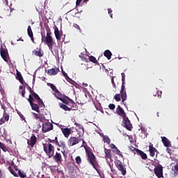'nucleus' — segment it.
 I'll use <instances>...</instances> for the list:
<instances>
[{
	"label": "nucleus",
	"mask_w": 178,
	"mask_h": 178,
	"mask_svg": "<svg viewBox=\"0 0 178 178\" xmlns=\"http://www.w3.org/2000/svg\"><path fill=\"white\" fill-rule=\"evenodd\" d=\"M81 2H83V0H76V6H80Z\"/></svg>",
	"instance_id": "864d4df0"
},
{
	"label": "nucleus",
	"mask_w": 178,
	"mask_h": 178,
	"mask_svg": "<svg viewBox=\"0 0 178 178\" xmlns=\"http://www.w3.org/2000/svg\"><path fill=\"white\" fill-rule=\"evenodd\" d=\"M134 151H136L137 155H139V156H141V158L143 160L147 159V154L145 153H144V152H143L137 148H134Z\"/></svg>",
	"instance_id": "4be33fe9"
},
{
	"label": "nucleus",
	"mask_w": 178,
	"mask_h": 178,
	"mask_svg": "<svg viewBox=\"0 0 178 178\" xmlns=\"http://www.w3.org/2000/svg\"><path fill=\"white\" fill-rule=\"evenodd\" d=\"M68 106H70V108H72V109H75V111H77V104H76V102H74V101L72 99L70 100L68 103Z\"/></svg>",
	"instance_id": "c85d7f7f"
},
{
	"label": "nucleus",
	"mask_w": 178,
	"mask_h": 178,
	"mask_svg": "<svg viewBox=\"0 0 178 178\" xmlns=\"http://www.w3.org/2000/svg\"><path fill=\"white\" fill-rule=\"evenodd\" d=\"M38 126H39V128L41 129V124L40 123L38 124Z\"/></svg>",
	"instance_id": "69168bd1"
},
{
	"label": "nucleus",
	"mask_w": 178,
	"mask_h": 178,
	"mask_svg": "<svg viewBox=\"0 0 178 178\" xmlns=\"http://www.w3.org/2000/svg\"><path fill=\"white\" fill-rule=\"evenodd\" d=\"M80 143V139L79 138L72 136L70 137L68 140L67 144L70 147H73V145H76V144H79Z\"/></svg>",
	"instance_id": "f8f14e48"
},
{
	"label": "nucleus",
	"mask_w": 178,
	"mask_h": 178,
	"mask_svg": "<svg viewBox=\"0 0 178 178\" xmlns=\"http://www.w3.org/2000/svg\"><path fill=\"white\" fill-rule=\"evenodd\" d=\"M122 76V86H124L125 84V80H126V74H124V72H122L121 74Z\"/></svg>",
	"instance_id": "79ce46f5"
},
{
	"label": "nucleus",
	"mask_w": 178,
	"mask_h": 178,
	"mask_svg": "<svg viewBox=\"0 0 178 178\" xmlns=\"http://www.w3.org/2000/svg\"><path fill=\"white\" fill-rule=\"evenodd\" d=\"M75 126H76L77 127H79V129L84 130V128L83 127V125H81V124H79L77 122L74 123Z\"/></svg>",
	"instance_id": "09e8293b"
},
{
	"label": "nucleus",
	"mask_w": 178,
	"mask_h": 178,
	"mask_svg": "<svg viewBox=\"0 0 178 178\" xmlns=\"http://www.w3.org/2000/svg\"><path fill=\"white\" fill-rule=\"evenodd\" d=\"M29 97L27 99L28 102L30 104L32 111H35L38 113H40V104H37L34 103V98L31 95H29Z\"/></svg>",
	"instance_id": "423d86ee"
},
{
	"label": "nucleus",
	"mask_w": 178,
	"mask_h": 178,
	"mask_svg": "<svg viewBox=\"0 0 178 178\" xmlns=\"http://www.w3.org/2000/svg\"><path fill=\"white\" fill-rule=\"evenodd\" d=\"M59 72V68H51L47 70V74H49V76H56Z\"/></svg>",
	"instance_id": "dca6fc26"
},
{
	"label": "nucleus",
	"mask_w": 178,
	"mask_h": 178,
	"mask_svg": "<svg viewBox=\"0 0 178 178\" xmlns=\"http://www.w3.org/2000/svg\"><path fill=\"white\" fill-rule=\"evenodd\" d=\"M54 92V95L58 99H62V94L60 93V92H59L58 89Z\"/></svg>",
	"instance_id": "f704fd0d"
},
{
	"label": "nucleus",
	"mask_w": 178,
	"mask_h": 178,
	"mask_svg": "<svg viewBox=\"0 0 178 178\" xmlns=\"http://www.w3.org/2000/svg\"><path fill=\"white\" fill-rule=\"evenodd\" d=\"M5 122H9V114H8V113H6V111H3V118L0 119V126H1V124H3Z\"/></svg>",
	"instance_id": "2eb2a0df"
},
{
	"label": "nucleus",
	"mask_w": 178,
	"mask_h": 178,
	"mask_svg": "<svg viewBox=\"0 0 178 178\" xmlns=\"http://www.w3.org/2000/svg\"><path fill=\"white\" fill-rule=\"evenodd\" d=\"M83 61L86 62V63H88V60L86 57L83 58Z\"/></svg>",
	"instance_id": "052dcab7"
},
{
	"label": "nucleus",
	"mask_w": 178,
	"mask_h": 178,
	"mask_svg": "<svg viewBox=\"0 0 178 178\" xmlns=\"http://www.w3.org/2000/svg\"><path fill=\"white\" fill-rule=\"evenodd\" d=\"M53 159L57 163H62V154H60V153L56 152V154L53 156Z\"/></svg>",
	"instance_id": "6ab92c4d"
},
{
	"label": "nucleus",
	"mask_w": 178,
	"mask_h": 178,
	"mask_svg": "<svg viewBox=\"0 0 178 178\" xmlns=\"http://www.w3.org/2000/svg\"><path fill=\"white\" fill-rule=\"evenodd\" d=\"M0 54L3 60H5V62H8V54L6 53V50H5V49H1Z\"/></svg>",
	"instance_id": "b1692460"
},
{
	"label": "nucleus",
	"mask_w": 178,
	"mask_h": 178,
	"mask_svg": "<svg viewBox=\"0 0 178 178\" xmlns=\"http://www.w3.org/2000/svg\"><path fill=\"white\" fill-rule=\"evenodd\" d=\"M154 170V175L156 176V177H163V167H162V165H158L157 167H155Z\"/></svg>",
	"instance_id": "9d476101"
},
{
	"label": "nucleus",
	"mask_w": 178,
	"mask_h": 178,
	"mask_svg": "<svg viewBox=\"0 0 178 178\" xmlns=\"http://www.w3.org/2000/svg\"><path fill=\"white\" fill-rule=\"evenodd\" d=\"M116 166L118 170L121 172V175H122V176H126V173H127V172L126 171L124 166H123V164L120 163V164H117Z\"/></svg>",
	"instance_id": "a211bd4d"
},
{
	"label": "nucleus",
	"mask_w": 178,
	"mask_h": 178,
	"mask_svg": "<svg viewBox=\"0 0 178 178\" xmlns=\"http://www.w3.org/2000/svg\"><path fill=\"white\" fill-rule=\"evenodd\" d=\"M59 106H60V108H61V109H63L65 111H68L69 112H70V111H76V108H70L69 106H67L63 103H60Z\"/></svg>",
	"instance_id": "393cba45"
},
{
	"label": "nucleus",
	"mask_w": 178,
	"mask_h": 178,
	"mask_svg": "<svg viewBox=\"0 0 178 178\" xmlns=\"http://www.w3.org/2000/svg\"><path fill=\"white\" fill-rule=\"evenodd\" d=\"M24 84H25V86H26L27 87V90H29L30 94H31L32 92H34V90H31V87H30V86H29V84H27V83H24Z\"/></svg>",
	"instance_id": "a18cd8bd"
},
{
	"label": "nucleus",
	"mask_w": 178,
	"mask_h": 178,
	"mask_svg": "<svg viewBox=\"0 0 178 178\" xmlns=\"http://www.w3.org/2000/svg\"><path fill=\"white\" fill-rule=\"evenodd\" d=\"M17 41H24V40L23 39H22V38H20L18 40H17Z\"/></svg>",
	"instance_id": "e2e57ef3"
},
{
	"label": "nucleus",
	"mask_w": 178,
	"mask_h": 178,
	"mask_svg": "<svg viewBox=\"0 0 178 178\" xmlns=\"http://www.w3.org/2000/svg\"><path fill=\"white\" fill-rule=\"evenodd\" d=\"M27 144L31 148H33L34 145H35V144H37V136H35V134H32L30 140H27Z\"/></svg>",
	"instance_id": "ddd939ff"
},
{
	"label": "nucleus",
	"mask_w": 178,
	"mask_h": 178,
	"mask_svg": "<svg viewBox=\"0 0 178 178\" xmlns=\"http://www.w3.org/2000/svg\"><path fill=\"white\" fill-rule=\"evenodd\" d=\"M56 145L60 148H62V149H65L66 148V143L63 140H60L59 142H57Z\"/></svg>",
	"instance_id": "c756f323"
},
{
	"label": "nucleus",
	"mask_w": 178,
	"mask_h": 178,
	"mask_svg": "<svg viewBox=\"0 0 178 178\" xmlns=\"http://www.w3.org/2000/svg\"><path fill=\"white\" fill-rule=\"evenodd\" d=\"M75 162L76 165H81V162H82L81 157H80V156H77L75 158Z\"/></svg>",
	"instance_id": "4c0bfd02"
},
{
	"label": "nucleus",
	"mask_w": 178,
	"mask_h": 178,
	"mask_svg": "<svg viewBox=\"0 0 178 178\" xmlns=\"http://www.w3.org/2000/svg\"><path fill=\"white\" fill-rule=\"evenodd\" d=\"M1 109L3 110V112H6L7 108L5 105L1 106Z\"/></svg>",
	"instance_id": "5fc2aeb1"
},
{
	"label": "nucleus",
	"mask_w": 178,
	"mask_h": 178,
	"mask_svg": "<svg viewBox=\"0 0 178 178\" xmlns=\"http://www.w3.org/2000/svg\"><path fill=\"white\" fill-rule=\"evenodd\" d=\"M116 113L117 115L122 118V126H123V127H125V129H127V130H129V131H131V129H133V125L130 122V120H129V118H127L124 110H123V108H122V107L118 105L116 108Z\"/></svg>",
	"instance_id": "f257e3e1"
},
{
	"label": "nucleus",
	"mask_w": 178,
	"mask_h": 178,
	"mask_svg": "<svg viewBox=\"0 0 178 178\" xmlns=\"http://www.w3.org/2000/svg\"><path fill=\"white\" fill-rule=\"evenodd\" d=\"M156 94H157V97H161V95H162V91L158 90V91L156 92Z\"/></svg>",
	"instance_id": "6e6d98bb"
},
{
	"label": "nucleus",
	"mask_w": 178,
	"mask_h": 178,
	"mask_svg": "<svg viewBox=\"0 0 178 178\" xmlns=\"http://www.w3.org/2000/svg\"><path fill=\"white\" fill-rule=\"evenodd\" d=\"M27 33H28V35H29V37H30L32 42L35 44V42H34V36H33V31L31 30V26H28Z\"/></svg>",
	"instance_id": "a878e982"
},
{
	"label": "nucleus",
	"mask_w": 178,
	"mask_h": 178,
	"mask_svg": "<svg viewBox=\"0 0 178 178\" xmlns=\"http://www.w3.org/2000/svg\"><path fill=\"white\" fill-rule=\"evenodd\" d=\"M51 130H54V124L49 122V121L44 122L42 124V131L43 133H48L49 131H51Z\"/></svg>",
	"instance_id": "0eeeda50"
},
{
	"label": "nucleus",
	"mask_w": 178,
	"mask_h": 178,
	"mask_svg": "<svg viewBox=\"0 0 178 178\" xmlns=\"http://www.w3.org/2000/svg\"><path fill=\"white\" fill-rule=\"evenodd\" d=\"M90 0H83V3H86V2H88Z\"/></svg>",
	"instance_id": "0e129e2a"
},
{
	"label": "nucleus",
	"mask_w": 178,
	"mask_h": 178,
	"mask_svg": "<svg viewBox=\"0 0 178 178\" xmlns=\"http://www.w3.org/2000/svg\"><path fill=\"white\" fill-rule=\"evenodd\" d=\"M166 151H167V152L168 153V154H170V151H172L170 149H169V148H167L166 149Z\"/></svg>",
	"instance_id": "bf43d9fd"
},
{
	"label": "nucleus",
	"mask_w": 178,
	"mask_h": 178,
	"mask_svg": "<svg viewBox=\"0 0 178 178\" xmlns=\"http://www.w3.org/2000/svg\"><path fill=\"white\" fill-rule=\"evenodd\" d=\"M89 60L90 62H92V63H95L96 65L98 64V60H97V58H95L94 56H90Z\"/></svg>",
	"instance_id": "c9c22d12"
},
{
	"label": "nucleus",
	"mask_w": 178,
	"mask_h": 178,
	"mask_svg": "<svg viewBox=\"0 0 178 178\" xmlns=\"http://www.w3.org/2000/svg\"><path fill=\"white\" fill-rule=\"evenodd\" d=\"M30 95H31L32 98H33V100L35 99V101H37L40 108H45V104H44V102H42L41 97H40V96H38L37 93H35V92L33 91L31 94H30Z\"/></svg>",
	"instance_id": "1a4fd4ad"
},
{
	"label": "nucleus",
	"mask_w": 178,
	"mask_h": 178,
	"mask_svg": "<svg viewBox=\"0 0 178 178\" xmlns=\"http://www.w3.org/2000/svg\"><path fill=\"white\" fill-rule=\"evenodd\" d=\"M73 27H74V29H77V30L79 31V33H83V31L81 29H80V26H79L77 24H74Z\"/></svg>",
	"instance_id": "c03bdc74"
},
{
	"label": "nucleus",
	"mask_w": 178,
	"mask_h": 178,
	"mask_svg": "<svg viewBox=\"0 0 178 178\" xmlns=\"http://www.w3.org/2000/svg\"><path fill=\"white\" fill-rule=\"evenodd\" d=\"M18 115H19V118H21V119H22V120H24V115H23V114H21L20 113H18Z\"/></svg>",
	"instance_id": "4d7b16f0"
},
{
	"label": "nucleus",
	"mask_w": 178,
	"mask_h": 178,
	"mask_svg": "<svg viewBox=\"0 0 178 178\" xmlns=\"http://www.w3.org/2000/svg\"><path fill=\"white\" fill-rule=\"evenodd\" d=\"M33 56H38V58H42L44 56V51L40 47H37L32 51Z\"/></svg>",
	"instance_id": "9b49d317"
},
{
	"label": "nucleus",
	"mask_w": 178,
	"mask_h": 178,
	"mask_svg": "<svg viewBox=\"0 0 178 178\" xmlns=\"http://www.w3.org/2000/svg\"><path fill=\"white\" fill-rule=\"evenodd\" d=\"M17 76H16V79L17 80H18L19 81V83H21V84H24V79H23V76H22V73H20V72L17 70V73H16Z\"/></svg>",
	"instance_id": "bb28decb"
},
{
	"label": "nucleus",
	"mask_w": 178,
	"mask_h": 178,
	"mask_svg": "<svg viewBox=\"0 0 178 178\" xmlns=\"http://www.w3.org/2000/svg\"><path fill=\"white\" fill-rule=\"evenodd\" d=\"M83 86H84V87H88V84L86 83H83Z\"/></svg>",
	"instance_id": "680f3d73"
},
{
	"label": "nucleus",
	"mask_w": 178,
	"mask_h": 178,
	"mask_svg": "<svg viewBox=\"0 0 178 178\" xmlns=\"http://www.w3.org/2000/svg\"><path fill=\"white\" fill-rule=\"evenodd\" d=\"M43 145V151H44L46 155L48 158H51L54 156V154H55V147L52 145L50 143H42Z\"/></svg>",
	"instance_id": "20e7f679"
},
{
	"label": "nucleus",
	"mask_w": 178,
	"mask_h": 178,
	"mask_svg": "<svg viewBox=\"0 0 178 178\" xmlns=\"http://www.w3.org/2000/svg\"><path fill=\"white\" fill-rule=\"evenodd\" d=\"M0 148L3 151V152H8V147L3 144L2 142L0 141Z\"/></svg>",
	"instance_id": "72a5a7b5"
},
{
	"label": "nucleus",
	"mask_w": 178,
	"mask_h": 178,
	"mask_svg": "<svg viewBox=\"0 0 178 178\" xmlns=\"http://www.w3.org/2000/svg\"><path fill=\"white\" fill-rule=\"evenodd\" d=\"M17 176H19V177H21V178H26V177H27V175L26 174V172H23V171L20 170H18Z\"/></svg>",
	"instance_id": "473e14b6"
},
{
	"label": "nucleus",
	"mask_w": 178,
	"mask_h": 178,
	"mask_svg": "<svg viewBox=\"0 0 178 178\" xmlns=\"http://www.w3.org/2000/svg\"><path fill=\"white\" fill-rule=\"evenodd\" d=\"M72 100V99H70L68 97H66L65 99H61L60 101L63 102V104H65V105H69V102Z\"/></svg>",
	"instance_id": "ea45409f"
},
{
	"label": "nucleus",
	"mask_w": 178,
	"mask_h": 178,
	"mask_svg": "<svg viewBox=\"0 0 178 178\" xmlns=\"http://www.w3.org/2000/svg\"><path fill=\"white\" fill-rule=\"evenodd\" d=\"M61 131L64 136V137H65V138H68L69 136H70V134H72V129H70V128H61Z\"/></svg>",
	"instance_id": "4468645a"
},
{
	"label": "nucleus",
	"mask_w": 178,
	"mask_h": 178,
	"mask_svg": "<svg viewBox=\"0 0 178 178\" xmlns=\"http://www.w3.org/2000/svg\"><path fill=\"white\" fill-rule=\"evenodd\" d=\"M104 55L108 60H110L111 58H112V52H111L109 50H106L104 52Z\"/></svg>",
	"instance_id": "7c9ffc66"
},
{
	"label": "nucleus",
	"mask_w": 178,
	"mask_h": 178,
	"mask_svg": "<svg viewBox=\"0 0 178 178\" xmlns=\"http://www.w3.org/2000/svg\"><path fill=\"white\" fill-rule=\"evenodd\" d=\"M86 152V158L88 162L92 165V168L97 172L99 175V164L98 163V160H97V157L92 153L90 149H85Z\"/></svg>",
	"instance_id": "f03ea898"
},
{
	"label": "nucleus",
	"mask_w": 178,
	"mask_h": 178,
	"mask_svg": "<svg viewBox=\"0 0 178 178\" xmlns=\"http://www.w3.org/2000/svg\"><path fill=\"white\" fill-rule=\"evenodd\" d=\"M161 141L164 145V147H167L168 148V147H172V143H170V140H169V139H168V138L163 136L161 137Z\"/></svg>",
	"instance_id": "aec40b11"
},
{
	"label": "nucleus",
	"mask_w": 178,
	"mask_h": 178,
	"mask_svg": "<svg viewBox=\"0 0 178 178\" xmlns=\"http://www.w3.org/2000/svg\"><path fill=\"white\" fill-rule=\"evenodd\" d=\"M108 108L109 109H111V111H113V109H115V108H116V106H115L114 104H110L108 105Z\"/></svg>",
	"instance_id": "de8ad7c7"
},
{
	"label": "nucleus",
	"mask_w": 178,
	"mask_h": 178,
	"mask_svg": "<svg viewBox=\"0 0 178 178\" xmlns=\"http://www.w3.org/2000/svg\"><path fill=\"white\" fill-rule=\"evenodd\" d=\"M95 106L96 109H98V107H97V105L95 104Z\"/></svg>",
	"instance_id": "338daca9"
},
{
	"label": "nucleus",
	"mask_w": 178,
	"mask_h": 178,
	"mask_svg": "<svg viewBox=\"0 0 178 178\" xmlns=\"http://www.w3.org/2000/svg\"><path fill=\"white\" fill-rule=\"evenodd\" d=\"M105 159L106 160L107 165H108L111 172H113V165H111V162H113L112 159V151L104 147Z\"/></svg>",
	"instance_id": "39448f33"
},
{
	"label": "nucleus",
	"mask_w": 178,
	"mask_h": 178,
	"mask_svg": "<svg viewBox=\"0 0 178 178\" xmlns=\"http://www.w3.org/2000/svg\"><path fill=\"white\" fill-rule=\"evenodd\" d=\"M62 73H63V75L64 76V77H65V79L67 80V81L70 80V78H69V76H67V74L66 72H65L63 71V70H62Z\"/></svg>",
	"instance_id": "49530a36"
},
{
	"label": "nucleus",
	"mask_w": 178,
	"mask_h": 178,
	"mask_svg": "<svg viewBox=\"0 0 178 178\" xmlns=\"http://www.w3.org/2000/svg\"><path fill=\"white\" fill-rule=\"evenodd\" d=\"M49 87L54 92L58 90V88H56V86H55V85H54L53 83H49Z\"/></svg>",
	"instance_id": "37998d69"
},
{
	"label": "nucleus",
	"mask_w": 178,
	"mask_h": 178,
	"mask_svg": "<svg viewBox=\"0 0 178 178\" xmlns=\"http://www.w3.org/2000/svg\"><path fill=\"white\" fill-rule=\"evenodd\" d=\"M111 83L113 84V88H116V84L115 83V79L113 76L111 77Z\"/></svg>",
	"instance_id": "603ef678"
},
{
	"label": "nucleus",
	"mask_w": 178,
	"mask_h": 178,
	"mask_svg": "<svg viewBox=\"0 0 178 178\" xmlns=\"http://www.w3.org/2000/svg\"><path fill=\"white\" fill-rule=\"evenodd\" d=\"M120 95H121L122 104L126 105V102H124V101H127V92H126V86L124 85H122Z\"/></svg>",
	"instance_id": "6e6552de"
},
{
	"label": "nucleus",
	"mask_w": 178,
	"mask_h": 178,
	"mask_svg": "<svg viewBox=\"0 0 178 178\" xmlns=\"http://www.w3.org/2000/svg\"><path fill=\"white\" fill-rule=\"evenodd\" d=\"M156 148L154 147L152 144L149 145V152L150 156H155V152H156Z\"/></svg>",
	"instance_id": "5701e85b"
},
{
	"label": "nucleus",
	"mask_w": 178,
	"mask_h": 178,
	"mask_svg": "<svg viewBox=\"0 0 178 178\" xmlns=\"http://www.w3.org/2000/svg\"><path fill=\"white\" fill-rule=\"evenodd\" d=\"M113 152H114L115 154H117V155H119L121 158H123V154H122V152H120V150H119V149L113 150Z\"/></svg>",
	"instance_id": "a19ab883"
},
{
	"label": "nucleus",
	"mask_w": 178,
	"mask_h": 178,
	"mask_svg": "<svg viewBox=\"0 0 178 178\" xmlns=\"http://www.w3.org/2000/svg\"><path fill=\"white\" fill-rule=\"evenodd\" d=\"M9 172H10L11 175H13V176H15V177H19V175H17V173H16L15 172V170H13V168H12V167L10 165L8 166V168Z\"/></svg>",
	"instance_id": "2f4dec72"
},
{
	"label": "nucleus",
	"mask_w": 178,
	"mask_h": 178,
	"mask_svg": "<svg viewBox=\"0 0 178 178\" xmlns=\"http://www.w3.org/2000/svg\"><path fill=\"white\" fill-rule=\"evenodd\" d=\"M114 99L117 102H120L122 101V96L120 95V94H116L114 96Z\"/></svg>",
	"instance_id": "e433bc0d"
},
{
	"label": "nucleus",
	"mask_w": 178,
	"mask_h": 178,
	"mask_svg": "<svg viewBox=\"0 0 178 178\" xmlns=\"http://www.w3.org/2000/svg\"><path fill=\"white\" fill-rule=\"evenodd\" d=\"M157 116L159 117V112H157Z\"/></svg>",
	"instance_id": "774afa93"
},
{
	"label": "nucleus",
	"mask_w": 178,
	"mask_h": 178,
	"mask_svg": "<svg viewBox=\"0 0 178 178\" xmlns=\"http://www.w3.org/2000/svg\"><path fill=\"white\" fill-rule=\"evenodd\" d=\"M108 15H110V17H111V19H113V15L112 14V9L108 8Z\"/></svg>",
	"instance_id": "3c124183"
},
{
	"label": "nucleus",
	"mask_w": 178,
	"mask_h": 178,
	"mask_svg": "<svg viewBox=\"0 0 178 178\" xmlns=\"http://www.w3.org/2000/svg\"><path fill=\"white\" fill-rule=\"evenodd\" d=\"M19 93L24 98L26 97V86H19Z\"/></svg>",
	"instance_id": "cd10ccee"
},
{
	"label": "nucleus",
	"mask_w": 178,
	"mask_h": 178,
	"mask_svg": "<svg viewBox=\"0 0 178 178\" xmlns=\"http://www.w3.org/2000/svg\"><path fill=\"white\" fill-rule=\"evenodd\" d=\"M54 35L57 41H60V38L62 37V34H60V32L59 31V29H58V26H55V28H54Z\"/></svg>",
	"instance_id": "412c9836"
},
{
	"label": "nucleus",
	"mask_w": 178,
	"mask_h": 178,
	"mask_svg": "<svg viewBox=\"0 0 178 178\" xmlns=\"http://www.w3.org/2000/svg\"><path fill=\"white\" fill-rule=\"evenodd\" d=\"M103 140L104 141V143H106V144H111V139L108 136H104L103 137Z\"/></svg>",
	"instance_id": "58836bf2"
},
{
	"label": "nucleus",
	"mask_w": 178,
	"mask_h": 178,
	"mask_svg": "<svg viewBox=\"0 0 178 178\" xmlns=\"http://www.w3.org/2000/svg\"><path fill=\"white\" fill-rule=\"evenodd\" d=\"M47 36L42 34V42H44V44H47V47H49V49L51 51V52H54V44H55V42H54V39L52 38V36L51 34V31L47 30Z\"/></svg>",
	"instance_id": "7ed1b4c3"
},
{
	"label": "nucleus",
	"mask_w": 178,
	"mask_h": 178,
	"mask_svg": "<svg viewBox=\"0 0 178 178\" xmlns=\"http://www.w3.org/2000/svg\"><path fill=\"white\" fill-rule=\"evenodd\" d=\"M110 147L111 148V149H113V151H115L116 149H118V147H116V145H115V144L111 143L110 145Z\"/></svg>",
	"instance_id": "8fccbe9b"
},
{
	"label": "nucleus",
	"mask_w": 178,
	"mask_h": 178,
	"mask_svg": "<svg viewBox=\"0 0 178 178\" xmlns=\"http://www.w3.org/2000/svg\"><path fill=\"white\" fill-rule=\"evenodd\" d=\"M33 115L36 120H38L42 123H44V122L45 121V117H44L42 114H37L35 113H33Z\"/></svg>",
	"instance_id": "f3484780"
},
{
	"label": "nucleus",
	"mask_w": 178,
	"mask_h": 178,
	"mask_svg": "<svg viewBox=\"0 0 178 178\" xmlns=\"http://www.w3.org/2000/svg\"><path fill=\"white\" fill-rule=\"evenodd\" d=\"M54 141H55L56 144H58V143H59V141H58V137H55V139Z\"/></svg>",
	"instance_id": "13d9d810"
}]
</instances>
